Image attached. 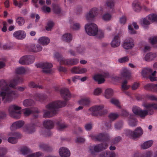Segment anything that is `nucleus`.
<instances>
[{
  "label": "nucleus",
  "mask_w": 157,
  "mask_h": 157,
  "mask_svg": "<svg viewBox=\"0 0 157 157\" xmlns=\"http://www.w3.org/2000/svg\"><path fill=\"white\" fill-rule=\"evenodd\" d=\"M23 81V78L18 76L10 80L9 86L5 80H0V97L2 98L4 102H10L13 98L18 97V94L17 92L13 90L12 89Z\"/></svg>",
  "instance_id": "nucleus-1"
},
{
  "label": "nucleus",
  "mask_w": 157,
  "mask_h": 157,
  "mask_svg": "<svg viewBox=\"0 0 157 157\" xmlns=\"http://www.w3.org/2000/svg\"><path fill=\"white\" fill-rule=\"evenodd\" d=\"M66 104V101L61 100H57L49 103L46 106L48 110L44 111L43 117L44 118L52 117L57 113L58 109L64 107Z\"/></svg>",
  "instance_id": "nucleus-2"
},
{
  "label": "nucleus",
  "mask_w": 157,
  "mask_h": 157,
  "mask_svg": "<svg viewBox=\"0 0 157 157\" xmlns=\"http://www.w3.org/2000/svg\"><path fill=\"white\" fill-rule=\"evenodd\" d=\"M143 106L146 109L142 110L140 107L135 106L132 108L133 113L140 116L142 119L144 118L147 115H151L154 113L153 109H157V104L152 103H144Z\"/></svg>",
  "instance_id": "nucleus-3"
},
{
  "label": "nucleus",
  "mask_w": 157,
  "mask_h": 157,
  "mask_svg": "<svg viewBox=\"0 0 157 157\" xmlns=\"http://www.w3.org/2000/svg\"><path fill=\"white\" fill-rule=\"evenodd\" d=\"M110 140V136L108 133H102L99 134V141L101 142L99 144V152L106 149L108 146L107 142Z\"/></svg>",
  "instance_id": "nucleus-4"
},
{
  "label": "nucleus",
  "mask_w": 157,
  "mask_h": 157,
  "mask_svg": "<svg viewBox=\"0 0 157 157\" xmlns=\"http://www.w3.org/2000/svg\"><path fill=\"white\" fill-rule=\"evenodd\" d=\"M143 130L140 127H137L133 131L128 129L126 130L125 131V134L126 136L134 140L139 138L143 134Z\"/></svg>",
  "instance_id": "nucleus-5"
},
{
  "label": "nucleus",
  "mask_w": 157,
  "mask_h": 157,
  "mask_svg": "<svg viewBox=\"0 0 157 157\" xmlns=\"http://www.w3.org/2000/svg\"><path fill=\"white\" fill-rule=\"evenodd\" d=\"M21 108L15 105H11L9 107V111L10 116L12 117L18 119L21 116Z\"/></svg>",
  "instance_id": "nucleus-6"
},
{
  "label": "nucleus",
  "mask_w": 157,
  "mask_h": 157,
  "mask_svg": "<svg viewBox=\"0 0 157 157\" xmlns=\"http://www.w3.org/2000/svg\"><path fill=\"white\" fill-rule=\"evenodd\" d=\"M43 125L47 130L43 129L41 132V134L45 137L49 136L51 135L52 133L50 130L53 128L54 123L51 120L45 121L43 123Z\"/></svg>",
  "instance_id": "nucleus-7"
},
{
  "label": "nucleus",
  "mask_w": 157,
  "mask_h": 157,
  "mask_svg": "<svg viewBox=\"0 0 157 157\" xmlns=\"http://www.w3.org/2000/svg\"><path fill=\"white\" fill-rule=\"evenodd\" d=\"M86 33L89 36H94L96 35L98 32L97 25L94 23H88L85 26Z\"/></svg>",
  "instance_id": "nucleus-8"
},
{
  "label": "nucleus",
  "mask_w": 157,
  "mask_h": 157,
  "mask_svg": "<svg viewBox=\"0 0 157 157\" xmlns=\"http://www.w3.org/2000/svg\"><path fill=\"white\" fill-rule=\"evenodd\" d=\"M34 61V56L32 55H27L21 58L19 60V63L22 65H27L33 63Z\"/></svg>",
  "instance_id": "nucleus-9"
},
{
  "label": "nucleus",
  "mask_w": 157,
  "mask_h": 157,
  "mask_svg": "<svg viewBox=\"0 0 157 157\" xmlns=\"http://www.w3.org/2000/svg\"><path fill=\"white\" fill-rule=\"evenodd\" d=\"M55 58L58 61H59L60 64L72 65V59H64L63 58L62 55L58 52H55L54 54Z\"/></svg>",
  "instance_id": "nucleus-10"
},
{
  "label": "nucleus",
  "mask_w": 157,
  "mask_h": 157,
  "mask_svg": "<svg viewBox=\"0 0 157 157\" xmlns=\"http://www.w3.org/2000/svg\"><path fill=\"white\" fill-rule=\"evenodd\" d=\"M37 68H41L43 69V72L49 74L51 72V68L53 66L52 64L49 63H40L36 64Z\"/></svg>",
  "instance_id": "nucleus-11"
},
{
  "label": "nucleus",
  "mask_w": 157,
  "mask_h": 157,
  "mask_svg": "<svg viewBox=\"0 0 157 157\" xmlns=\"http://www.w3.org/2000/svg\"><path fill=\"white\" fill-rule=\"evenodd\" d=\"M135 46L134 40L133 38L129 37L126 39L122 45L123 48L125 49H131Z\"/></svg>",
  "instance_id": "nucleus-12"
},
{
  "label": "nucleus",
  "mask_w": 157,
  "mask_h": 157,
  "mask_svg": "<svg viewBox=\"0 0 157 157\" xmlns=\"http://www.w3.org/2000/svg\"><path fill=\"white\" fill-rule=\"evenodd\" d=\"M9 135L12 136L8 138V141L9 143L13 144L17 143L18 138H20L21 136V134L17 132H11Z\"/></svg>",
  "instance_id": "nucleus-13"
},
{
  "label": "nucleus",
  "mask_w": 157,
  "mask_h": 157,
  "mask_svg": "<svg viewBox=\"0 0 157 157\" xmlns=\"http://www.w3.org/2000/svg\"><path fill=\"white\" fill-rule=\"evenodd\" d=\"M61 96L65 101L69 100L71 98V94L69 90L66 88L62 89L60 90Z\"/></svg>",
  "instance_id": "nucleus-14"
},
{
  "label": "nucleus",
  "mask_w": 157,
  "mask_h": 157,
  "mask_svg": "<svg viewBox=\"0 0 157 157\" xmlns=\"http://www.w3.org/2000/svg\"><path fill=\"white\" fill-rule=\"evenodd\" d=\"M23 113L25 116H28L30 115L33 112H34V113L33 114V118L36 119L38 117L39 113V111L36 108H34L31 110L28 108H26L23 110Z\"/></svg>",
  "instance_id": "nucleus-15"
},
{
  "label": "nucleus",
  "mask_w": 157,
  "mask_h": 157,
  "mask_svg": "<svg viewBox=\"0 0 157 157\" xmlns=\"http://www.w3.org/2000/svg\"><path fill=\"white\" fill-rule=\"evenodd\" d=\"M98 13V9L97 8H94L91 9L88 14L86 15V19L89 21H91Z\"/></svg>",
  "instance_id": "nucleus-16"
},
{
  "label": "nucleus",
  "mask_w": 157,
  "mask_h": 157,
  "mask_svg": "<svg viewBox=\"0 0 157 157\" xmlns=\"http://www.w3.org/2000/svg\"><path fill=\"white\" fill-rule=\"evenodd\" d=\"M121 44L120 38L119 35L117 34L115 36L110 43L111 46L114 48L119 46Z\"/></svg>",
  "instance_id": "nucleus-17"
},
{
  "label": "nucleus",
  "mask_w": 157,
  "mask_h": 157,
  "mask_svg": "<svg viewBox=\"0 0 157 157\" xmlns=\"http://www.w3.org/2000/svg\"><path fill=\"white\" fill-rule=\"evenodd\" d=\"M26 34L23 30H18L15 32L13 34V36L19 40H22L26 37Z\"/></svg>",
  "instance_id": "nucleus-18"
},
{
  "label": "nucleus",
  "mask_w": 157,
  "mask_h": 157,
  "mask_svg": "<svg viewBox=\"0 0 157 157\" xmlns=\"http://www.w3.org/2000/svg\"><path fill=\"white\" fill-rule=\"evenodd\" d=\"M89 152L93 157H95L98 152V145L90 146L89 147Z\"/></svg>",
  "instance_id": "nucleus-19"
},
{
  "label": "nucleus",
  "mask_w": 157,
  "mask_h": 157,
  "mask_svg": "<svg viewBox=\"0 0 157 157\" xmlns=\"http://www.w3.org/2000/svg\"><path fill=\"white\" fill-rule=\"evenodd\" d=\"M59 153L61 157H69L71 155L69 150L65 147L60 148L59 150Z\"/></svg>",
  "instance_id": "nucleus-20"
},
{
  "label": "nucleus",
  "mask_w": 157,
  "mask_h": 157,
  "mask_svg": "<svg viewBox=\"0 0 157 157\" xmlns=\"http://www.w3.org/2000/svg\"><path fill=\"white\" fill-rule=\"evenodd\" d=\"M157 55L156 53L150 52L147 53L145 56V60L147 62L152 61L156 57Z\"/></svg>",
  "instance_id": "nucleus-21"
},
{
  "label": "nucleus",
  "mask_w": 157,
  "mask_h": 157,
  "mask_svg": "<svg viewBox=\"0 0 157 157\" xmlns=\"http://www.w3.org/2000/svg\"><path fill=\"white\" fill-rule=\"evenodd\" d=\"M105 6L108 10H110L111 13H113L114 10V0H107Z\"/></svg>",
  "instance_id": "nucleus-22"
},
{
  "label": "nucleus",
  "mask_w": 157,
  "mask_h": 157,
  "mask_svg": "<svg viewBox=\"0 0 157 157\" xmlns=\"http://www.w3.org/2000/svg\"><path fill=\"white\" fill-rule=\"evenodd\" d=\"M33 98L36 101L42 102L46 99V96L44 94L36 93L33 96Z\"/></svg>",
  "instance_id": "nucleus-23"
},
{
  "label": "nucleus",
  "mask_w": 157,
  "mask_h": 157,
  "mask_svg": "<svg viewBox=\"0 0 157 157\" xmlns=\"http://www.w3.org/2000/svg\"><path fill=\"white\" fill-rule=\"evenodd\" d=\"M24 124V122L22 121H17L12 124L10 127L11 130H13L19 128L21 127Z\"/></svg>",
  "instance_id": "nucleus-24"
},
{
  "label": "nucleus",
  "mask_w": 157,
  "mask_h": 157,
  "mask_svg": "<svg viewBox=\"0 0 157 157\" xmlns=\"http://www.w3.org/2000/svg\"><path fill=\"white\" fill-rule=\"evenodd\" d=\"M144 88L147 90L156 92H157V83L156 84H148L144 86Z\"/></svg>",
  "instance_id": "nucleus-25"
},
{
  "label": "nucleus",
  "mask_w": 157,
  "mask_h": 157,
  "mask_svg": "<svg viewBox=\"0 0 157 157\" xmlns=\"http://www.w3.org/2000/svg\"><path fill=\"white\" fill-rule=\"evenodd\" d=\"M128 124L131 126L134 127L136 125L137 120L135 116L132 114H130L128 119Z\"/></svg>",
  "instance_id": "nucleus-26"
},
{
  "label": "nucleus",
  "mask_w": 157,
  "mask_h": 157,
  "mask_svg": "<svg viewBox=\"0 0 157 157\" xmlns=\"http://www.w3.org/2000/svg\"><path fill=\"white\" fill-rule=\"evenodd\" d=\"M109 75L108 73L105 72H102L100 74L99 73V84L104 83L105 81V78Z\"/></svg>",
  "instance_id": "nucleus-27"
},
{
  "label": "nucleus",
  "mask_w": 157,
  "mask_h": 157,
  "mask_svg": "<svg viewBox=\"0 0 157 157\" xmlns=\"http://www.w3.org/2000/svg\"><path fill=\"white\" fill-rule=\"evenodd\" d=\"M152 72V69L149 68H143L141 72L142 76L144 78H147Z\"/></svg>",
  "instance_id": "nucleus-28"
},
{
  "label": "nucleus",
  "mask_w": 157,
  "mask_h": 157,
  "mask_svg": "<svg viewBox=\"0 0 157 157\" xmlns=\"http://www.w3.org/2000/svg\"><path fill=\"white\" fill-rule=\"evenodd\" d=\"M100 157H116V154L114 151H108L102 152L100 154Z\"/></svg>",
  "instance_id": "nucleus-29"
},
{
  "label": "nucleus",
  "mask_w": 157,
  "mask_h": 157,
  "mask_svg": "<svg viewBox=\"0 0 157 157\" xmlns=\"http://www.w3.org/2000/svg\"><path fill=\"white\" fill-rule=\"evenodd\" d=\"M133 10L135 12H139L141 9V6L140 3L138 1H134L132 4Z\"/></svg>",
  "instance_id": "nucleus-30"
},
{
  "label": "nucleus",
  "mask_w": 157,
  "mask_h": 157,
  "mask_svg": "<svg viewBox=\"0 0 157 157\" xmlns=\"http://www.w3.org/2000/svg\"><path fill=\"white\" fill-rule=\"evenodd\" d=\"M121 74L122 75L127 79H129L131 77V72L127 68H124L122 69Z\"/></svg>",
  "instance_id": "nucleus-31"
},
{
  "label": "nucleus",
  "mask_w": 157,
  "mask_h": 157,
  "mask_svg": "<svg viewBox=\"0 0 157 157\" xmlns=\"http://www.w3.org/2000/svg\"><path fill=\"white\" fill-rule=\"evenodd\" d=\"M39 147L40 149L43 151H47L50 152L52 151V147L49 146L48 145L44 144L43 143H40L39 145Z\"/></svg>",
  "instance_id": "nucleus-32"
},
{
  "label": "nucleus",
  "mask_w": 157,
  "mask_h": 157,
  "mask_svg": "<svg viewBox=\"0 0 157 157\" xmlns=\"http://www.w3.org/2000/svg\"><path fill=\"white\" fill-rule=\"evenodd\" d=\"M49 42V39L48 37L45 36L40 37L38 39L39 43L43 45H47Z\"/></svg>",
  "instance_id": "nucleus-33"
},
{
  "label": "nucleus",
  "mask_w": 157,
  "mask_h": 157,
  "mask_svg": "<svg viewBox=\"0 0 157 157\" xmlns=\"http://www.w3.org/2000/svg\"><path fill=\"white\" fill-rule=\"evenodd\" d=\"M72 35L70 33H65L62 37L63 41L68 42H70L72 40Z\"/></svg>",
  "instance_id": "nucleus-34"
},
{
  "label": "nucleus",
  "mask_w": 157,
  "mask_h": 157,
  "mask_svg": "<svg viewBox=\"0 0 157 157\" xmlns=\"http://www.w3.org/2000/svg\"><path fill=\"white\" fill-rule=\"evenodd\" d=\"M153 141L150 140L146 141L141 144V147L143 149H147L151 147L153 144Z\"/></svg>",
  "instance_id": "nucleus-35"
},
{
  "label": "nucleus",
  "mask_w": 157,
  "mask_h": 157,
  "mask_svg": "<svg viewBox=\"0 0 157 157\" xmlns=\"http://www.w3.org/2000/svg\"><path fill=\"white\" fill-rule=\"evenodd\" d=\"M113 91L111 88H108L105 91V96L106 98H110L113 96Z\"/></svg>",
  "instance_id": "nucleus-36"
},
{
  "label": "nucleus",
  "mask_w": 157,
  "mask_h": 157,
  "mask_svg": "<svg viewBox=\"0 0 157 157\" xmlns=\"http://www.w3.org/2000/svg\"><path fill=\"white\" fill-rule=\"evenodd\" d=\"M78 102L80 105H89L90 103V100L89 98H84L79 100Z\"/></svg>",
  "instance_id": "nucleus-37"
},
{
  "label": "nucleus",
  "mask_w": 157,
  "mask_h": 157,
  "mask_svg": "<svg viewBox=\"0 0 157 157\" xmlns=\"http://www.w3.org/2000/svg\"><path fill=\"white\" fill-rule=\"evenodd\" d=\"M89 110L91 112L92 115L97 116L98 115V106H94L89 109Z\"/></svg>",
  "instance_id": "nucleus-38"
},
{
  "label": "nucleus",
  "mask_w": 157,
  "mask_h": 157,
  "mask_svg": "<svg viewBox=\"0 0 157 157\" xmlns=\"http://www.w3.org/2000/svg\"><path fill=\"white\" fill-rule=\"evenodd\" d=\"M31 48L32 51L35 52H40L42 49V47L39 44H37L36 46L34 45H32L31 46Z\"/></svg>",
  "instance_id": "nucleus-39"
},
{
  "label": "nucleus",
  "mask_w": 157,
  "mask_h": 157,
  "mask_svg": "<svg viewBox=\"0 0 157 157\" xmlns=\"http://www.w3.org/2000/svg\"><path fill=\"white\" fill-rule=\"evenodd\" d=\"M149 40L154 47H157V36L151 37L149 38Z\"/></svg>",
  "instance_id": "nucleus-40"
},
{
  "label": "nucleus",
  "mask_w": 157,
  "mask_h": 157,
  "mask_svg": "<svg viewBox=\"0 0 157 157\" xmlns=\"http://www.w3.org/2000/svg\"><path fill=\"white\" fill-rule=\"evenodd\" d=\"M34 103V101L31 99H25L23 101V105L25 107L33 106Z\"/></svg>",
  "instance_id": "nucleus-41"
},
{
  "label": "nucleus",
  "mask_w": 157,
  "mask_h": 157,
  "mask_svg": "<svg viewBox=\"0 0 157 157\" xmlns=\"http://www.w3.org/2000/svg\"><path fill=\"white\" fill-rule=\"evenodd\" d=\"M104 107L103 105H99V115H104L108 113L107 110L104 109Z\"/></svg>",
  "instance_id": "nucleus-42"
},
{
  "label": "nucleus",
  "mask_w": 157,
  "mask_h": 157,
  "mask_svg": "<svg viewBox=\"0 0 157 157\" xmlns=\"http://www.w3.org/2000/svg\"><path fill=\"white\" fill-rule=\"evenodd\" d=\"M35 124H31L29 125L27 128V130L29 133H32L35 131V128L36 126Z\"/></svg>",
  "instance_id": "nucleus-43"
},
{
  "label": "nucleus",
  "mask_w": 157,
  "mask_h": 157,
  "mask_svg": "<svg viewBox=\"0 0 157 157\" xmlns=\"http://www.w3.org/2000/svg\"><path fill=\"white\" fill-rule=\"evenodd\" d=\"M110 13H106L104 14L102 16V19L105 21H108L111 20L112 15L110 13H111L110 12Z\"/></svg>",
  "instance_id": "nucleus-44"
},
{
  "label": "nucleus",
  "mask_w": 157,
  "mask_h": 157,
  "mask_svg": "<svg viewBox=\"0 0 157 157\" xmlns=\"http://www.w3.org/2000/svg\"><path fill=\"white\" fill-rule=\"evenodd\" d=\"M43 156L44 154L43 153L40 151H38L29 154L27 155V157H40Z\"/></svg>",
  "instance_id": "nucleus-45"
},
{
  "label": "nucleus",
  "mask_w": 157,
  "mask_h": 157,
  "mask_svg": "<svg viewBox=\"0 0 157 157\" xmlns=\"http://www.w3.org/2000/svg\"><path fill=\"white\" fill-rule=\"evenodd\" d=\"M152 23L157 21V15L151 13L147 16Z\"/></svg>",
  "instance_id": "nucleus-46"
},
{
  "label": "nucleus",
  "mask_w": 157,
  "mask_h": 157,
  "mask_svg": "<svg viewBox=\"0 0 157 157\" xmlns=\"http://www.w3.org/2000/svg\"><path fill=\"white\" fill-rule=\"evenodd\" d=\"M142 25L143 26L144 25H148L152 23L147 16L142 19Z\"/></svg>",
  "instance_id": "nucleus-47"
},
{
  "label": "nucleus",
  "mask_w": 157,
  "mask_h": 157,
  "mask_svg": "<svg viewBox=\"0 0 157 157\" xmlns=\"http://www.w3.org/2000/svg\"><path fill=\"white\" fill-rule=\"evenodd\" d=\"M16 73L19 74H23L25 73L26 71L23 67H19L16 69Z\"/></svg>",
  "instance_id": "nucleus-48"
},
{
  "label": "nucleus",
  "mask_w": 157,
  "mask_h": 157,
  "mask_svg": "<svg viewBox=\"0 0 157 157\" xmlns=\"http://www.w3.org/2000/svg\"><path fill=\"white\" fill-rule=\"evenodd\" d=\"M111 102L116 106L119 108H121V106L120 105V103L119 101L115 98H112L110 100Z\"/></svg>",
  "instance_id": "nucleus-49"
},
{
  "label": "nucleus",
  "mask_w": 157,
  "mask_h": 157,
  "mask_svg": "<svg viewBox=\"0 0 157 157\" xmlns=\"http://www.w3.org/2000/svg\"><path fill=\"white\" fill-rule=\"evenodd\" d=\"M156 71H155L153 72L149 75L148 78L150 79L151 81H157V77H155Z\"/></svg>",
  "instance_id": "nucleus-50"
},
{
  "label": "nucleus",
  "mask_w": 157,
  "mask_h": 157,
  "mask_svg": "<svg viewBox=\"0 0 157 157\" xmlns=\"http://www.w3.org/2000/svg\"><path fill=\"white\" fill-rule=\"evenodd\" d=\"M29 86L31 88H36L38 87L40 89H43V87L41 86H38L33 81H31L29 83Z\"/></svg>",
  "instance_id": "nucleus-51"
},
{
  "label": "nucleus",
  "mask_w": 157,
  "mask_h": 157,
  "mask_svg": "<svg viewBox=\"0 0 157 157\" xmlns=\"http://www.w3.org/2000/svg\"><path fill=\"white\" fill-rule=\"evenodd\" d=\"M16 22L19 25L22 26L25 23V20L23 17H19L17 18Z\"/></svg>",
  "instance_id": "nucleus-52"
},
{
  "label": "nucleus",
  "mask_w": 157,
  "mask_h": 157,
  "mask_svg": "<svg viewBox=\"0 0 157 157\" xmlns=\"http://www.w3.org/2000/svg\"><path fill=\"white\" fill-rule=\"evenodd\" d=\"M7 152V150L6 148L0 147V157H8L5 156Z\"/></svg>",
  "instance_id": "nucleus-53"
},
{
  "label": "nucleus",
  "mask_w": 157,
  "mask_h": 157,
  "mask_svg": "<svg viewBox=\"0 0 157 157\" xmlns=\"http://www.w3.org/2000/svg\"><path fill=\"white\" fill-rule=\"evenodd\" d=\"M127 81L125 80L123 82L121 85V89L123 91L128 90L130 87V85H127Z\"/></svg>",
  "instance_id": "nucleus-54"
},
{
  "label": "nucleus",
  "mask_w": 157,
  "mask_h": 157,
  "mask_svg": "<svg viewBox=\"0 0 157 157\" xmlns=\"http://www.w3.org/2000/svg\"><path fill=\"white\" fill-rule=\"evenodd\" d=\"M57 124L58 129L60 130H62L67 127L64 123H62L60 121L57 122Z\"/></svg>",
  "instance_id": "nucleus-55"
},
{
  "label": "nucleus",
  "mask_w": 157,
  "mask_h": 157,
  "mask_svg": "<svg viewBox=\"0 0 157 157\" xmlns=\"http://www.w3.org/2000/svg\"><path fill=\"white\" fill-rule=\"evenodd\" d=\"M119 115L117 113H111L109 115V117L110 121H113L118 117Z\"/></svg>",
  "instance_id": "nucleus-56"
},
{
  "label": "nucleus",
  "mask_w": 157,
  "mask_h": 157,
  "mask_svg": "<svg viewBox=\"0 0 157 157\" xmlns=\"http://www.w3.org/2000/svg\"><path fill=\"white\" fill-rule=\"evenodd\" d=\"M22 153L24 155H26L32 152L28 147H23L21 150Z\"/></svg>",
  "instance_id": "nucleus-57"
},
{
  "label": "nucleus",
  "mask_w": 157,
  "mask_h": 157,
  "mask_svg": "<svg viewBox=\"0 0 157 157\" xmlns=\"http://www.w3.org/2000/svg\"><path fill=\"white\" fill-rule=\"evenodd\" d=\"M54 23L53 21H49L47 23V26L46 28V29L47 31H50L53 27Z\"/></svg>",
  "instance_id": "nucleus-58"
},
{
  "label": "nucleus",
  "mask_w": 157,
  "mask_h": 157,
  "mask_svg": "<svg viewBox=\"0 0 157 157\" xmlns=\"http://www.w3.org/2000/svg\"><path fill=\"white\" fill-rule=\"evenodd\" d=\"M129 60L128 57L127 56H126L119 59L118 61L119 62L121 63L127 62Z\"/></svg>",
  "instance_id": "nucleus-59"
},
{
  "label": "nucleus",
  "mask_w": 157,
  "mask_h": 157,
  "mask_svg": "<svg viewBox=\"0 0 157 157\" xmlns=\"http://www.w3.org/2000/svg\"><path fill=\"white\" fill-rule=\"evenodd\" d=\"M152 155V152L151 151H147L142 154V157H151Z\"/></svg>",
  "instance_id": "nucleus-60"
},
{
  "label": "nucleus",
  "mask_w": 157,
  "mask_h": 157,
  "mask_svg": "<svg viewBox=\"0 0 157 157\" xmlns=\"http://www.w3.org/2000/svg\"><path fill=\"white\" fill-rule=\"evenodd\" d=\"M85 51V48L84 47L81 46H79L77 48L76 52L77 53L83 54L84 53Z\"/></svg>",
  "instance_id": "nucleus-61"
},
{
  "label": "nucleus",
  "mask_w": 157,
  "mask_h": 157,
  "mask_svg": "<svg viewBox=\"0 0 157 157\" xmlns=\"http://www.w3.org/2000/svg\"><path fill=\"white\" fill-rule=\"evenodd\" d=\"M13 46L12 43H8L3 45V48L4 49L9 50L11 49Z\"/></svg>",
  "instance_id": "nucleus-62"
},
{
  "label": "nucleus",
  "mask_w": 157,
  "mask_h": 157,
  "mask_svg": "<svg viewBox=\"0 0 157 157\" xmlns=\"http://www.w3.org/2000/svg\"><path fill=\"white\" fill-rule=\"evenodd\" d=\"M71 27L74 30H78L79 29L80 25L79 23H76L73 24L72 25H71Z\"/></svg>",
  "instance_id": "nucleus-63"
},
{
  "label": "nucleus",
  "mask_w": 157,
  "mask_h": 157,
  "mask_svg": "<svg viewBox=\"0 0 157 157\" xmlns=\"http://www.w3.org/2000/svg\"><path fill=\"white\" fill-rule=\"evenodd\" d=\"M72 73L75 74H79V67H74L71 70Z\"/></svg>",
  "instance_id": "nucleus-64"
}]
</instances>
